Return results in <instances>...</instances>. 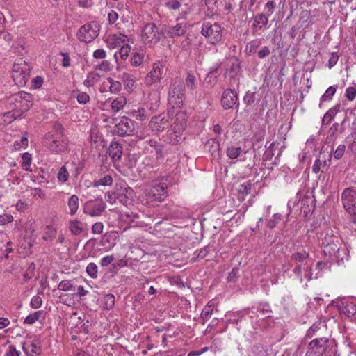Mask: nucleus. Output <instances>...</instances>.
<instances>
[{"mask_svg": "<svg viewBox=\"0 0 356 356\" xmlns=\"http://www.w3.org/2000/svg\"><path fill=\"white\" fill-rule=\"evenodd\" d=\"M170 183L169 176H163L152 180L151 184L144 191L145 203L154 206L155 203L164 201L168 196V187Z\"/></svg>", "mask_w": 356, "mask_h": 356, "instance_id": "1", "label": "nucleus"}, {"mask_svg": "<svg viewBox=\"0 0 356 356\" xmlns=\"http://www.w3.org/2000/svg\"><path fill=\"white\" fill-rule=\"evenodd\" d=\"M30 76V65L22 58L17 59L12 68V77L19 87L25 86Z\"/></svg>", "mask_w": 356, "mask_h": 356, "instance_id": "2", "label": "nucleus"}, {"mask_svg": "<svg viewBox=\"0 0 356 356\" xmlns=\"http://www.w3.org/2000/svg\"><path fill=\"white\" fill-rule=\"evenodd\" d=\"M338 238L334 235L330 236L328 233L322 238V245L324 248V252L330 257L343 260V255H346V249L337 244Z\"/></svg>", "mask_w": 356, "mask_h": 356, "instance_id": "3", "label": "nucleus"}, {"mask_svg": "<svg viewBox=\"0 0 356 356\" xmlns=\"http://www.w3.org/2000/svg\"><path fill=\"white\" fill-rule=\"evenodd\" d=\"M140 37L145 44L153 47L160 41L162 33L156 24L149 22L143 26Z\"/></svg>", "mask_w": 356, "mask_h": 356, "instance_id": "4", "label": "nucleus"}, {"mask_svg": "<svg viewBox=\"0 0 356 356\" xmlns=\"http://www.w3.org/2000/svg\"><path fill=\"white\" fill-rule=\"evenodd\" d=\"M202 35L213 45L218 44L222 38V28L217 23L205 22L201 29Z\"/></svg>", "mask_w": 356, "mask_h": 356, "instance_id": "5", "label": "nucleus"}, {"mask_svg": "<svg viewBox=\"0 0 356 356\" xmlns=\"http://www.w3.org/2000/svg\"><path fill=\"white\" fill-rule=\"evenodd\" d=\"M11 103L14 104V109L20 114L21 117L29 110L33 105V96L31 94L21 91L13 95Z\"/></svg>", "mask_w": 356, "mask_h": 356, "instance_id": "6", "label": "nucleus"}, {"mask_svg": "<svg viewBox=\"0 0 356 356\" xmlns=\"http://www.w3.org/2000/svg\"><path fill=\"white\" fill-rule=\"evenodd\" d=\"M100 26L97 22L92 21L81 26L77 32V38L81 42L89 43L98 35Z\"/></svg>", "mask_w": 356, "mask_h": 356, "instance_id": "7", "label": "nucleus"}, {"mask_svg": "<svg viewBox=\"0 0 356 356\" xmlns=\"http://www.w3.org/2000/svg\"><path fill=\"white\" fill-rule=\"evenodd\" d=\"M44 145L51 152L61 153L67 147V141L58 134L48 133L44 138Z\"/></svg>", "mask_w": 356, "mask_h": 356, "instance_id": "8", "label": "nucleus"}, {"mask_svg": "<svg viewBox=\"0 0 356 356\" xmlns=\"http://www.w3.org/2000/svg\"><path fill=\"white\" fill-rule=\"evenodd\" d=\"M106 208V204L102 197L87 200L83 204V213L90 217H99L102 215Z\"/></svg>", "mask_w": 356, "mask_h": 356, "instance_id": "9", "label": "nucleus"}, {"mask_svg": "<svg viewBox=\"0 0 356 356\" xmlns=\"http://www.w3.org/2000/svg\"><path fill=\"white\" fill-rule=\"evenodd\" d=\"M341 201L346 211L352 215H356V188H345L341 194Z\"/></svg>", "mask_w": 356, "mask_h": 356, "instance_id": "10", "label": "nucleus"}, {"mask_svg": "<svg viewBox=\"0 0 356 356\" xmlns=\"http://www.w3.org/2000/svg\"><path fill=\"white\" fill-rule=\"evenodd\" d=\"M165 65L163 63L158 61L154 63L152 70L145 77V83L147 86L159 83L163 77Z\"/></svg>", "mask_w": 356, "mask_h": 356, "instance_id": "11", "label": "nucleus"}, {"mask_svg": "<svg viewBox=\"0 0 356 356\" xmlns=\"http://www.w3.org/2000/svg\"><path fill=\"white\" fill-rule=\"evenodd\" d=\"M136 122L128 117L123 116L115 124V132L120 136L132 135L136 129Z\"/></svg>", "mask_w": 356, "mask_h": 356, "instance_id": "12", "label": "nucleus"}, {"mask_svg": "<svg viewBox=\"0 0 356 356\" xmlns=\"http://www.w3.org/2000/svg\"><path fill=\"white\" fill-rule=\"evenodd\" d=\"M172 133L175 140L179 142L178 138H181V133L185 130L186 126V113L184 111H176L175 118L173 122Z\"/></svg>", "mask_w": 356, "mask_h": 356, "instance_id": "13", "label": "nucleus"}, {"mask_svg": "<svg viewBox=\"0 0 356 356\" xmlns=\"http://www.w3.org/2000/svg\"><path fill=\"white\" fill-rule=\"evenodd\" d=\"M328 339L325 337L313 339L309 344L306 356H322L327 347Z\"/></svg>", "mask_w": 356, "mask_h": 356, "instance_id": "14", "label": "nucleus"}, {"mask_svg": "<svg viewBox=\"0 0 356 356\" xmlns=\"http://www.w3.org/2000/svg\"><path fill=\"white\" fill-rule=\"evenodd\" d=\"M221 104L225 109L232 108L234 106L238 108L239 102L237 93L232 89L225 90L221 97Z\"/></svg>", "mask_w": 356, "mask_h": 356, "instance_id": "15", "label": "nucleus"}, {"mask_svg": "<svg viewBox=\"0 0 356 356\" xmlns=\"http://www.w3.org/2000/svg\"><path fill=\"white\" fill-rule=\"evenodd\" d=\"M336 307L338 308L341 315L350 317L356 314V304L350 300L343 299L337 302Z\"/></svg>", "mask_w": 356, "mask_h": 356, "instance_id": "16", "label": "nucleus"}, {"mask_svg": "<svg viewBox=\"0 0 356 356\" xmlns=\"http://www.w3.org/2000/svg\"><path fill=\"white\" fill-rule=\"evenodd\" d=\"M293 273L301 282L303 278L306 280H310L312 277V264L309 261L300 264L294 268Z\"/></svg>", "mask_w": 356, "mask_h": 356, "instance_id": "17", "label": "nucleus"}, {"mask_svg": "<svg viewBox=\"0 0 356 356\" xmlns=\"http://www.w3.org/2000/svg\"><path fill=\"white\" fill-rule=\"evenodd\" d=\"M257 312L262 316H265V317H270L272 310L268 302H259L256 307L248 309L246 311V314L252 319L254 318Z\"/></svg>", "mask_w": 356, "mask_h": 356, "instance_id": "18", "label": "nucleus"}, {"mask_svg": "<svg viewBox=\"0 0 356 356\" xmlns=\"http://www.w3.org/2000/svg\"><path fill=\"white\" fill-rule=\"evenodd\" d=\"M168 117L165 115L155 116L149 122V127L156 133L163 131L169 126Z\"/></svg>", "mask_w": 356, "mask_h": 356, "instance_id": "19", "label": "nucleus"}, {"mask_svg": "<svg viewBox=\"0 0 356 356\" xmlns=\"http://www.w3.org/2000/svg\"><path fill=\"white\" fill-rule=\"evenodd\" d=\"M127 41V37L124 34H110L107 36L106 42L109 49H115L121 47Z\"/></svg>", "mask_w": 356, "mask_h": 356, "instance_id": "20", "label": "nucleus"}, {"mask_svg": "<svg viewBox=\"0 0 356 356\" xmlns=\"http://www.w3.org/2000/svg\"><path fill=\"white\" fill-rule=\"evenodd\" d=\"M204 149L211 154L213 159L218 161L220 158V143L216 139H209L205 145Z\"/></svg>", "mask_w": 356, "mask_h": 356, "instance_id": "21", "label": "nucleus"}, {"mask_svg": "<svg viewBox=\"0 0 356 356\" xmlns=\"http://www.w3.org/2000/svg\"><path fill=\"white\" fill-rule=\"evenodd\" d=\"M58 230L56 220L52 219L44 227L42 239L46 241H52L55 238Z\"/></svg>", "mask_w": 356, "mask_h": 356, "instance_id": "22", "label": "nucleus"}, {"mask_svg": "<svg viewBox=\"0 0 356 356\" xmlns=\"http://www.w3.org/2000/svg\"><path fill=\"white\" fill-rule=\"evenodd\" d=\"M11 51L19 56L25 55L26 53L25 39L23 37L17 36L11 46Z\"/></svg>", "mask_w": 356, "mask_h": 356, "instance_id": "23", "label": "nucleus"}, {"mask_svg": "<svg viewBox=\"0 0 356 356\" xmlns=\"http://www.w3.org/2000/svg\"><path fill=\"white\" fill-rule=\"evenodd\" d=\"M22 349L28 355L39 354L41 351L40 342L38 340L24 342L22 344Z\"/></svg>", "mask_w": 356, "mask_h": 356, "instance_id": "24", "label": "nucleus"}, {"mask_svg": "<svg viewBox=\"0 0 356 356\" xmlns=\"http://www.w3.org/2000/svg\"><path fill=\"white\" fill-rule=\"evenodd\" d=\"M108 154L113 161L120 160L122 154V145L116 141H112L108 147Z\"/></svg>", "mask_w": 356, "mask_h": 356, "instance_id": "25", "label": "nucleus"}, {"mask_svg": "<svg viewBox=\"0 0 356 356\" xmlns=\"http://www.w3.org/2000/svg\"><path fill=\"white\" fill-rule=\"evenodd\" d=\"M115 193L119 202L125 205L131 196L133 190L127 184H124V186H121L120 189L117 188Z\"/></svg>", "mask_w": 356, "mask_h": 356, "instance_id": "26", "label": "nucleus"}, {"mask_svg": "<svg viewBox=\"0 0 356 356\" xmlns=\"http://www.w3.org/2000/svg\"><path fill=\"white\" fill-rule=\"evenodd\" d=\"M241 70L240 62L237 58L231 59L227 65L225 75L231 79L235 78Z\"/></svg>", "mask_w": 356, "mask_h": 356, "instance_id": "27", "label": "nucleus"}, {"mask_svg": "<svg viewBox=\"0 0 356 356\" xmlns=\"http://www.w3.org/2000/svg\"><path fill=\"white\" fill-rule=\"evenodd\" d=\"M111 216L113 217L115 219H118L119 221L116 226L119 227H122L123 226L122 221H124L126 222H130L133 221L134 219V215L133 213H120L117 211H111Z\"/></svg>", "mask_w": 356, "mask_h": 356, "instance_id": "28", "label": "nucleus"}, {"mask_svg": "<svg viewBox=\"0 0 356 356\" xmlns=\"http://www.w3.org/2000/svg\"><path fill=\"white\" fill-rule=\"evenodd\" d=\"M269 17L263 13H258L253 17L252 27L261 30L266 26L268 22Z\"/></svg>", "mask_w": 356, "mask_h": 356, "instance_id": "29", "label": "nucleus"}, {"mask_svg": "<svg viewBox=\"0 0 356 356\" xmlns=\"http://www.w3.org/2000/svg\"><path fill=\"white\" fill-rule=\"evenodd\" d=\"M252 184L250 181H246L241 184H239L237 187L238 191V200L240 201L244 200L245 196H247L251 191Z\"/></svg>", "mask_w": 356, "mask_h": 356, "instance_id": "30", "label": "nucleus"}, {"mask_svg": "<svg viewBox=\"0 0 356 356\" xmlns=\"http://www.w3.org/2000/svg\"><path fill=\"white\" fill-rule=\"evenodd\" d=\"M85 225L81 220H73L70 222L69 229L73 235H80L84 230Z\"/></svg>", "mask_w": 356, "mask_h": 356, "instance_id": "31", "label": "nucleus"}, {"mask_svg": "<svg viewBox=\"0 0 356 356\" xmlns=\"http://www.w3.org/2000/svg\"><path fill=\"white\" fill-rule=\"evenodd\" d=\"M131 117L140 121H144L147 119L148 114L145 108L137 107L131 109L128 113Z\"/></svg>", "mask_w": 356, "mask_h": 356, "instance_id": "32", "label": "nucleus"}, {"mask_svg": "<svg viewBox=\"0 0 356 356\" xmlns=\"http://www.w3.org/2000/svg\"><path fill=\"white\" fill-rule=\"evenodd\" d=\"M104 85L108 86V90L112 94H117L122 90V83L120 81L113 80L111 78H108L106 81H104Z\"/></svg>", "mask_w": 356, "mask_h": 356, "instance_id": "33", "label": "nucleus"}, {"mask_svg": "<svg viewBox=\"0 0 356 356\" xmlns=\"http://www.w3.org/2000/svg\"><path fill=\"white\" fill-rule=\"evenodd\" d=\"M127 104V99L124 96H119L114 99L111 104V108L114 113L122 109Z\"/></svg>", "mask_w": 356, "mask_h": 356, "instance_id": "34", "label": "nucleus"}, {"mask_svg": "<svg viewBox=\"0 0 356 356\" xmlns=\"http://www.w3.org/2000/svg\"><path fill=\"white\" fill-rule=\"evenodd\" d=\"M67 207L70 209L69 213L74 216L76 213L79 207V200L77 195H72L67 201Z\"/></svg>", "mask_w": 356, "mask_h": 356, "instance_id": "35", "label": "nucleus"}, {"mask_svg": "<svg viewBox=\"0 0 356 356\" xmlns=\"http://www.w3.org/2000/svg\"><path fill=\"white\" fill-rule=\"evenodd\" d=\"M214 307V302L211 300L209 301L203 308L201 313V319L204 324L211 316Z\"/></svg>", "mask_w": 356, "mask_h": 356, "instance_id": "36", "label": "nucleus"}, {"mask_svg": "<svg viewBox=\"0 0 356 356\" xmlns=\"http://www.w3.org/2000/svg\"><path fill=\"white\" fill-rule=\"evenodd\" d=\"M186 31V26L181 23L177 24L172 26L168 31V34L170 38H175L183 35Z\"/></svg>", "mask_w": 356, "mask_h": 356, "instance_id": "37", "label": "nucleus"}, {"mask_svg": "<svg viewBox=\"0 0 356 356\" xmlns=\"http://www.w3.org/2000/svg\"><path fill=\"white\" fill-rule=\"evenodd\" d=\"M40 318H42L43 320L45 318L44 312L43 310H38L32 314H30L25 318L24 323L25 324L32 325L35 323L36 321H38Z\"/></svg>", "mask_w": 356, "mask_h": 356, "instance_id": "38", "label": "nucleus"}, {"mask_svg": "<svg viewBox=\"0 0 356 356\" xmlns=\"http://www.w3.org/2000/svg\"><path fill=\"white\" fill-rule=\"evenodd\" d=\"M112 183V177L109 175H106L103 177L93 180V181L91 184V186L95 188L99 186H111Z\"/></svg>", "mask_w": 356, "mask_h": 356, "instance_id": "39", "label": "nucleus"}, {"mask_svg": "<svg viewBox=\"0 0 356 356\" xmlns=\"http://www.w3.org/2000/svg\"><path fill=\"white\" fill-rule=\"evenodd\" d=\"M181 94H184L183 86L180 81L175 80L174 82L170 85L168 97H171L172 95L174 96H179Z\"/></svg>", "mask_w": 356, "mask_h": 356, "instance_id": "40", "label": "nucleus"}, {"mask_svg": "<svg viewBox=\"0 0 356 356\" xmlns=\"http://www.w3.org/2000/svg\"><path fill=\"white\" fill-rule=\"evenodd\" d=\"M243 152L241 147L230 145L227 147L226 154L230 159H237Z\"/></svg>", "mask_w": 356, "mask_h": 356, "instance_id": "41", "label": "nucleus"}, {"mask_svg": "<svg viewBox=\"0 0 356 356\" xmlns=\"http://www.w3.org/2000/svg\"><path fill=\"white\" fill-rule=\"evenodd\" d=\"M184 94H181L179 96L172 95L171 97H168V102L170 104L172 105L173 108L176 107V108L180 109L184 104Z\"/></svg>", "mask_w": 356, "mask_h": 356, "instance_id": "42", "label": "nucleus"}, {"mask_svg": "<svg viewBox=\"0 0 356 356\" xmlns=\"http://www.w3.org/2000/svg\"><path fill=\"white\" fill-rule=\"evenodd\" d=\"M120 79L124 83L125 89L129 90H133L134 87L135 81L129 73H122L120 75Z\"/></svg>", "mask_w": 356, "mask_h": 356, "instance_id": "43", "label": "nucleus"}, {"mask_svg": "<svg viewBox=\"0 0 356 356\" xmlns=\"http://www.w3.org/2000/svg\"><path fill=\"white\" fill-rule=\"evenodd\" d=\"M22 118L20 114L17 113L14 108L12 111L4 113L2 115V122L5 124H10L13 120Z\"/></svg>", "mask_w": 356, "mask_h": 356, "instance_id": "44", "label": "nucleus"}, {"mask_svg": "<svg viewBox=\"0 0 356 356\" xmlns=\"http://www.w3.org/2000/svg\"><path fill=\"white\" fill-rule=\"evenodd\" d=\"M186 88L190 90H195L197 88L196 77L192 72H188L185 79Z\"/></svg>", "mask_w": 356, "mask_h": 356, "instance_id": "45", "label": "nucleus"}, {"mask_svg": "<svg viewBox=\"0 0 356 356\" xmlns=\"http://www.w3.org/2000/svg\"><path fill=\"white\" fill-rule=\"evenodd\" d=\"M279 145L280 143L277 142H273L270 145L268 149L264 153L266 159H271V157L275 155L276 150H277V156L282 154V151L278 149Z\"/></svg>", "mask_w": 356, "mask_h": 356, "instance_id": "46", "label": "nucleus"}, {"mask_svg": "<svg viewBox=\"0 0 356 356\" xmlns=\"http://www.w3.org/2000/svg\"><path fill=\"white\" fill-rule=\"evenodd\" d=\"M99 75L96 72H91L87 74L86 79L83 81L85 86L89 88L93 86L99 81Z\"/></svg>", "mask_w": 356, "mask_h": 356, "instance_id": "47", "label": "nucleus"}, {"mask_svg": "<svg viewBox=\"0 0 356 356\" xmlns=\"http://www.w3.org/2000/svg\"><path fill=\"white\" fill-rule=\"evenodd\" d=\"M277 7L275 0H267L266 3L264 6V14L271 16L275 12Z\"/></svg>", "mask_w": 356, "mask_h": 356, "instance_id": "48", "label": "nucleus"}, {"mask_svg": "<svg viewBox=\"0 0 356 356\" xmlns=\"http://www.w3.org/2000/svg\"><path fill=\"white\" fill-rule=\"evenodd\" d=\"M58 289L63 291H74L75 286L72 284V281L64 280L59 282L57 286Z\"/></svg>", "mask_w": 356, "mask_h": 356, "instance_id": "49", "label": "nucleus"}, {"mask_svg": "<svg viewBox=\"0 0 356 356\" xmlns=\"http://www.w3.org/2000/svg\"><path fill=\"white\" fill-rule=\"evenodd\" d=\"M308 257H309V254L305 250H301L300 252H294L291 255V259L293 260H294L297 262L301 263V264H303L305 261H307L306 260L307 259Z\"/></svg>", "mask_w": 356, "mask_h": 356, "instance_id": "50", "label": "nucleus"}, {"mask_svg": "<svg viewBox=\"0 0 356 356\" xmlns=\"http://www.w3.org/2000/svg\"><path fill=\"white\" fill-rule=\"evenodd\" d=\"M22 159V168H23V170L31 172L32 170L30 168L32 160L31 154L28 152H25L23 154Z\"/></svg>", "mask_w": 356, "mask_h": 356, "instance_id": "51", "label": "nucleus"}, {"mask_svg": "<svg viewBox=\"0 0 356 356\" xmlns=\"http://www.w3.org/2000/svg\"><path fill=\"white\" fill-rule=\"evenodd\" d=\"M335 92H336L335 87L330 86L321 97L320 106H321L323 102L331 100L333 95L335 94Z\"/></svg>", "mask_w": 356, "mask_h": 356, "instance_id": "52", "label": "nucleus"}, {"mask_svg": "<svg viewBox=\"0 0 356 356\" xmlns=\"http://www.w3.org/2000/svg\"><path fill=\"white\" fill-rule=\"evenodd\" d=\"M115 298L113 294H106L103 298V305L106 309H111L115 304Z\"/></svg>", "mask_w": 356, "mask_h": 356, "instance_id": "53", "label": "nucleus"}, {"mask_svg": "<svg viewBox=\"0 0 356 356\" xmlns=\"http://www.w3.org/2000/svg\"><path fill=\"white\" fill-rule=\"evenodd\" d=\"M57 179L59 182L63 184L69 179V172L65 165H63L59 169L57 173Z\"/></svg>", "mask_w": 356, "mask_h": 356, "instance_id": "54", "label": "nucleus"}, {"mask_svg": "<svg viewBox=\"0 0 356 356\" xmlns=\"http://www.w3.org/2000/svg\"><path fill=\"white\" fill-rule=\"evenodd\" d=\"M129 51V46L127 43H124L121 46V48L119 49V51L115 54L114 56L117 58L118 54L122 60H125L127 58Z\"/></svg>", "mask_w": 356, "mask_h": 356, "instance_id": "55", "label": "nucleus"}, {"mask_svg": "<svg viewBox=\"0 0 356 356\" xmlns=\"http://www.w3.org/2000/svg\"><path fill=\"white\" fill-rule=\"evenodd\" d=\"M143 55L136 52L131 56L130 63L132 66L138 67L143 64Z\"/></svg>", "mask_w": 356, "mask_h": 356, "instance_id": "56", "label": "nucleus"}, {"mask_svg": "<svg viewBox=\"0 0 356 356\" xmlns=\"http://www.w3.org/2000/svg\"><path fill=\"white\" fill-rule=\"evenodd\" d=\"M323 325V322L321 320H318L317 321L314 322L310 328L307 330V337L312 338L315 334L316 332L320 330Z\"/></svg>", "mask_w": 356, "mask_h": 356, "instance_id": "57", "label": "nucleus"}, {"mask_svg": "<svg viewBox=\"0 0 356 356\" xmlns=\"http://www.w3.org/2000/svg\"><path fill=\"white\" fill-rule=\"evenodd\" d=\"M29 140L27 135L23 136L19 140H15L14 143V148L15 150H20L21 149L26 148L28 146Z\"/></svg>", "mask_w": 356, "mask_h": 356, "instance_id": "58", "label": "nucleus"}, {"mask_svg": "<svg viewBox=\"0 0 356 356\" xmlns=\"http://www.w3.org/2000/svg\"><path fill=\"white\" fill-rule=\"evenodd\" d=\"M282 216L279 213H275L273 215L272 218H270L267 222V226L270 229L275 228L277 224L282 220Z\"/></svg>", "mask_w": 356, "mask_h": 356, "instance_id": "59", "label": "nucleus"}, {"mask_svg": "<svg viewBox=\"0 0 356 356\" xmlns=\"http://www.w3.org/2000/svg\"><path fill=\"white\" fill-rule=\"evenodd\" d=\"M86 272L91 278H97L98 273V267L93 263H89L86 267Z\"/></svg>", "mask_w": 356, "mask_h": 356, "instance_id": "60", "label": "nucleus"}, {"mask_svg": "<svg viewBox=\"0 0 356 356\" xmlns=\"http://www.w3.org/2000/svg\"><path fill=\"white\" fill-rule=\"evenodd\" d=\"M348 148L356 154V130L353 131L348 138Z\"/></svg>", "mask_w": 356, "mask_h": 356, "instance_id": "61", "label": "nucleus"}, {"mask_svg": "<svg viewBox=\"0 0 356 356\" xmlns=\"http://www.w3.org/2000/svg\"><path fill=\"white\" fill-rule=\"evenodd\" d=\"M220 67H221L220 62H218V63H215L213 66H211L209 68V71L207 76L206 80H207V79H213L215 80L216 79V73L218 72V71L220 68Z\"/></svg>", "mask_w": 356, "mask_h": 356, "instance_id": "62", "label": "nucleus"}, {"mask_svg": "<svg viewBox=\"0 0 356 356\" xmlns=\"http://www.w3.org/2000/svg\"><path fill=\"white\" fill-rule=\"evenodd\" d=\"M338 110L337 108H332L325 114L323 118V122L328 124L331 122V120L334 118L336 114L337 113Z\"/></svg>", "mask_w": 356, "mask_h": 356, "instance_id": "63", "label": "nucleus"}, {"mask_svg": "<svg viewBox=\"0 0 356 356\" xmlns=\"http://www.w3.org/2000/svg\"><path fill=\"white\" fill-rule=\"evenodd\" d=\"M345 96L349 101L354 100L356 97V85L348 87L346 90Z\"/></svg>", "mask_w": 356, "mask_h": 356, "instance_id": "64", "label": "nucleus"}]
</instances>
